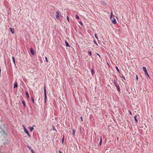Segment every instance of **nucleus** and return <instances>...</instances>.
<instances>
[{
    "instance_id": "obj_1",
    "label": "nucleus",
    "mask_w": 153,
    "mask_h": 153,
    "mask_svg": "<svg viewBox=\"0 0 153 153\" xmlns=\"http://www.w3.org/2000/svg\"><path fill=\"white\" fill-rule=\"evenodd\" d=\"M113 82L114 83V84L115 85L117 88V91H120V88L117 82L115 79H114L113 80Z\"/></svg>"
},
{
    "instance_id": "obj_2",
    "label": "nucleus",
    "mask_w": 153,
    "mask_h": 153,
    "mask_svg": "<svg viewBox=\"0 0 153 153\" xmlns=\"http://www.w3.org/2000/svg\"><path fill=\"white\" fill-rule=\"evenodd\" d=\"M44 97H45V102H46L47 100V94H46V90L45 85L44 87Z\"/></svg>"
},
{
    "instance_id": "obj_3",
    "label": "nucleus",
    "mask_w": 153,
    "mask_h": 153,
    "mask_svg": "<svg viewBox=\"0 0 153 153\" xmlns=\"http://www.w3.org/2000/svg\"><path fill=\"white\" fill-rule=\"evenodd\" d=\"M143 69L145 73L146 76H150L147 73L146 68L145 67H143Z\"/></svg>"
},
{
    "instance_id": "obj_4",
    "label": "nucleus",
    "mask_w": 153,
    "mask_h": 153,
    "mask_svg": "<svg viewBox=\"0 0 153 153\" xmlns=\"http://www.w3.org/2000/svg\"><path fill=\"white\" fill-rule=\"evenodd\" d=\"M24 131L27 134L28 136L29 137H30V134H29L28 131L27 130V129L25 128H24Z\"/></svg>"
},
{
    "instance_id": "obj_5",
    "label": "nucleus",
    "mask_w": 153,
    "mask_h": 153,
    "mask_svg": "<svg viewBox=\"0 0 153 153\" xmlns=\"http://www.w3.org/2000/svg\"><path fill=\"white\" fill-rule=\"evenodd\" d=\"M59 13L60 12L59 11H57L56 12V17L57 19L59 17Z\"/></svg>"
},
{
    "instance_id": "obj_6",
    "label": "nucleus",
    "mask_w": 153,
    "mask_h": 153,
    "mask_svg": "<svg viewBox=\"0 0 153 153\" xmlns=\"http://www.w3.org/2000/svg\"><path fill=\"white\" fill-rule=\"evenodd\" d=\"M30 51L32 54L33 55H34V51L32 48L31 47L30 48Z\"/></svg>"
},
{
    "instance_id": "obj_7",
    "label": "nucleus",
    "mask_w": 153,
    "mask_h": 153,
    "mask_svg": "<svg viewBox=\"0 0 153 153\" xmlns=\"http://www.w3.org/2000/svg\"><path fill=\"white\" fill-rule=\"evenodd\" d=\"M112 20V23L114 24H115L116 23V20L115 19L113 18L111 19Z\"/></svg>"
},
{
    "instance_id": "obj_8",
    "label": "nucleus",
    "mask_w": 153,
    "mask_h": 153,
    "mask_svg": "<svg viewBox=\"0 0 153 153\" xmlns=\"http://www.w3.org/2000/svg\"><path fill=\"white\" fill-rule=\"evenodd\" d=\"M18 87V85L17 82L16 80L15 81L14 85V88H17Z\"/></svg>"
},
{
    "instance_id": "obj_9",
    "label": "nucleus",
    "mask_w": 153,
    "mask_h": 153,
    "mask_svg": "<svg viewBox=\"0 0 153 153\" xmlns=\"http://www.w3.org/2000/svg\"><path fill=\"white\" fill-rule=\"evenodd\" d=\"M10 31L11 32L12 34H14V29L10 27Z\"/></svg>"
},
{
    "instance_id": "obj_10",
    "label": "nucleus",
    "mask_w": 153,
    "mask_h": 153,
    "mask_svg": "<svg viewBox=\"0 0 153 153\" xmlns=\"http://www.w3.org/2000/svg\"><path fill=\"white\" fill-rule=\"evenodd\" d=\"M65 43L66 45V46L67 47H70V46L69 45V44L66 41H65Z\"/></svg>"
},
{
    "instance_id": "obj_11",
    "label": "nucleus",
    "mask_w": 153,
    "mask_h": 153,
    "mask_svg": "<svg viewBox=\"0 0 153 153\" xmlns=\"http://www.w3.org/2000/svg\"><path fill=\"white\" fill-rule=\"evenodd\" d=\"M134 120H135L136 123H138V120H137V116L136 115H135L134 116Z\"/></svg>"
},
{
    "instance_id": "obj_12",
    "label": "nucleus",
    "mask_w": 153,
    "mask_h": 153,
    "mask_svg": "<svg viewBox=\"0 0 153 153\" xmlns=\"http://www.w3.org/2000/svg\"><path fill=\"white\" fill-rule=\"evenodd\" d=\"M25 94L27 96V97L28 98H29V93H28V92L27 91H26L25 92Z\"/></svg>"
},
{
    "instance_id": "obj_13",
    "label": "nucleus",
    "mask_w": 153,
    "mask_h": 153,
    "mask_svg": "<svg viewBox=\"0 0 153 153\" xmlns=\"http://www.w3.org/2000/svg\"><path fill=\"white\" fill-rule=\"evenodd\" d=\"M22 104H23L24 107H25L26 104H25V101L24 100H22Z\"/></svg>"
},
{
    "instance_id": "obj_14",
    "label": "nucleus",
    "mask_w": 153,
    "mask_h": 153,
    "mask_svg": "<svg viewBox=\"0 0 153 153\" xmlns=\"http://www.w3.org/2000/svg\"><path fill=\"white\" fill-rule=\"evenodd\" d=\"M101 3L102 4L103 6H105L106 4L105 2L104 1H101Z\"/></svg>"
},
{
    "instance_id": "obj_15",
    "label": "nucleus",
    "mask_w": 153,
    "mask_h": 153,
    "mask_svg": "<svg viewBox=\"0 0 153 153\" xmlns=\"http://www.w3.org/2000/svg\"><path fill=\"white\" fill-rule=\"evenodd\" d=\"M33 126L32 127L30 128V129L31 131H33V130L34 128L33 127V126Z\"/></svg>"
},
{
    "instance_id": "obj_16",
    "label": "nucleus",
    "mask_w": 153,
    "mask_h": 153,
    "mask_svg": "<svg viewBox=\"0 0 153 153\" xmlns=\"http://www.w3.org/2000/svg\"><path fill=\"white\" fill-rule=\"evenodd\" d=\"M12 59H13V63H14V64H15V65H16L15 62V60L13 56L12 57Z\"/></svg>"
},
{
    "instance_id": "obj_17",
    "label": "nucleus",
    "mask_w": 153,
    "mask_h": 153,
    "mask_svg": "<svg viewBox=\"0 0 153 153\" xmlns=\"http://www.w3.org/2000/svg\"><path fill=\"white\" fill-rule=\"evenodd\" d=\"M75 134V131L73 129H72V134L74 136Z\"/></svg>"
},
{
    "instance_id": "obj_18",
    "label": "nucleus",
    "mask_w": 153,
    "mask_h": 153,
    "mask_svg": "<svg viewBox=\"0 0 153 153\" xmlns=\"http://www.w3.org/2000/svg\"><path fill=\"white\" fill-rule=\"evenodd\" d=\"M75 16H76V18L77 19L79 20V16H78V15H76Z\"/></svg>"
},
{
    "instance_id": "obj_19",
    "label": "nucleus",
    "mask_w": 153,
    "mask_h": 153,
    "mask_svg": "<svg viewBox=\"0 0 153 153\" xmlns=\"http://www.w3.org/2000/svg\"><path fill=\"white\" fill-rule=\"evenodd\" d=\"M102 143V136L100 137V146Z\"/></svg>"
},
{
    "instance_id": "obj_20",
    "label": "nucleus",
    "mask_w": 153,
    "mask_h": 153,
    "mask_svg": "<svg viewBox=\"0 0 153 153\" xmlns=\"http://www.w3.org/2000/svg\"><path fill=\"white\" fill-rule=\"evenodd\" d=\"M88 54L90 55V56H91L92 55V53L90 51H88Z\"/></svg>"
},
{
    "instance_id": "obj_21",
    "label": "nucleus",
    "mask_w": 153,
    "mask_h": 153,
    "mask_svg": "<svg viewBox=\"0 0 153 153\" xmlns=\"http://www.w3.org/2000/svg\"><path fill=\"white\" fill-rule=\"evenodd\" d=\"M64 136L63 135V138H62V143H63V142H64Z\"/></svg>"
},
{
    "instance_id": "obj_22",
    "label": "nucleus",
    "mask_w": 153,
    "mask_h": 153,
    "mask_svg": "<svg viewBox=\"0 0 153 153\" xmlns=\"http://www.w3.org/2000/svg\"><path fill=\"white\" fill-rule=\"evenodd\" d=\"M115 68H116V69L119 72H120V71H119V70L118 69V67L117 66H116L115 67Z\"/></svg>"
},
{
    "instance_id": "obj_23",
    "label": "nucleus",
    "mask_w": 153,
    "mask_h": 153,
    "mask_svg": "<svg viewBox=\"0 0 153 153\" xmlns=\"http://www.w3.org/2000/svg\"><path fill=\"white\" fill-rule=\"evenodd\" d=\"M31 99L32 100V102L33 103H34V99L32 97H31Z\"/></svg>"
},
{
    "instance_id": "obj_24",
    "label": "nucleus",
    "mask_w": 153,
    "mask_h": 153,
    "mask_svg": "<svg viewBox=\"0 0 153 153\" xmlns=\"http://www.w3.org/2000/svg\"><path fill=\"white\" fill-rule=\"evenodd\" d=\"M113 14H112V11L111 13V16H110V19H112Z\"/></svg>"
},
{
    "instance_id": "obj_25",
    "label": "nucleus",
    "mask_w": 153,
    "mask_h": 153,
    "mask_svg": "<svg viewBox=\"0 0 153 153\" xmlns=\"http://www.w3.org/2000/svg\"><path fill=\"white\" fill-rule=\"evenodd\" d=\"M27 147L29 149V150H30L31 151V150H33L32 149H31V147H30L28 146H27Z\"/></svg>"
},
{
    "instance_id": "obj_26",
    "label": "nucleus",
    "mask_w": 153,
    "mask_h": 153,
    "mask_svg": "<svg viewBox=\"0 0 153 153\" xmlns=\"http://www.w3.org/2000/svg\"><path fill=\"white\" fill-rule=\"evenodd\" d=\"M94 36H95V37L97 39H98V37L97 36V34H95Z\"/></svg>"
},
{
    "instance_id": "obj_27",
    "label": "nucleus",
    "mask_w": 153,
    "mask_h": 153,
    "mask_svg": "<svg viewBox=\"0 0 153 153\" xmlns=\"http://www.w3.org/2000/svg\"><path fill=\"white\" fill-rule=\"evenodd\" d=\"M91 73L92 74H93L94 72V70L92 69L91 70Z\"/></svg>"
},
{
    "instance_id": "obj_28",
    "label": "nucleus",
    "mask_w": 153,
    "mask_h": 153,
    "mask_svg": "<svg viewBox=\"0 0 153 153\" xmlns=\"http://www.w3.org/2000/svg\"><path fill=\"white\" fill-rule=\"evenodd\" d=\"M53 130L55 131H56V130L53 126Z\"/></svg>"
},
{
    "instance_id": "obj_29",
    "label": "nucleus",
    "mask_w": 153,
    "mask_h": 153,
    "mask_svg": "<svg viewBox=\"0 0 153 153\" xmlns=\"http://www.w3.org/2000/svg\"><path fill=\"white\" fill-rule=\"evenodd\" d=\"M79 23L80 24V25L81 26H82L83 25V24H82V22L81 21H79Z\"/></svg>"
},
{
    "instance_id": "obj_30",
    "label": "nucleus",
    "mask_w": 153,
    "mask_h": 153,
    "mask_svg": "<svg viewBox=\"0 0 153 153\" xmlns=\"http://www.w3.org/2000/svg\"><path fill=\"white\" fill-rule=\"evenodd\" d=\"M67 19L68 21L69 22V19L68 16H67Z\"/></svg>"
},
{
    "instance_id": "obj_31",
    "label": "nucleus",
    "mask_w": 153,
    "mask_h": 153,
    "mask_svg": "<svg viewBox=\"0 0 153 153\" xmlns=\"http://www.w3.org/2000/svg\"><path fill=\"white\" fill-rule=\"evenodd\" d=\"M80 119H81V121L82 122H83V120H82V116L80 117Z\"/></svg>"
},
{
    "instance_id": "obj_32",
    "label": "nucleus",
    "mask_w": 153,
    "mask_h": 153,
    "mask_svg": "<svg viewBox=\"0 0 153 153\" xmlns=\"http://www.w3.org/2000/svg\"><path fill=\"white\" fill-rule=\"evenodd\" d=\"M45 58L46 61L47 62H48V59H47V57H45Z\"/></svg>"
},
{
    "instance_id": "obj_33",
    "label": "nucleus",
    "mask_w": 153,
    "mask_h": 153,
    "mask_svg": "<svg viewBox=\"0 0 153 153\" xmlns=\"http://www.w3.org/2000/svg\"><path fill=\"white\" fill-rule=\"evenodd\" d=\"M2 133H3L4 134H5V131H4V130H2Z\"/></svg>"
},
{
    "instance_id": "obj_34",
    "label": "nucleus",
    "mask_w": 153,
    "mask_h": 153,
    "mask_svg": "<svg viewBox=\"0 0 153 153\" xmlns=\"http://www.w3.org/2000/svg\"><path fill=\"white\" fill-rule=\"evenodd\" d=\"M129 112L130 114L131 115V116L132 114V113H131V112L130 111H129Z\"/></svg>"
},
{
    "instance_id": "obj_35",
    "label": "nucleus",
    "mask_w": 153,
    "mask_h": 153,
    "mask_svg": "<svg viewBox=\"0 0 153 153\" xmlns=\"http://www.w3.org/2000/svg\"><path fill=\"white\" fill-rule=\"evenodd\" d=\"M31 152L32 153H35L33 150H31Z\"/></svg>"
},
{
    "instance_id": "obj_36",
    "label": "nucleus",
    "mask_w": 153,
    "mask_h": 153,
    "mask_svg": "<svg viewBox=\"0 0 153 153\" xmlns=\"http://www.w3.org/2000/svg\"><path fill=\"white\" fill-rule=\"evenodd\" d=\"M94 42L96 44V45H97V43L94 40Z\"/></svg>"
},
{
    "instance_id": "obj_37",
    "label": "nucleus",
    "mask_w": 153,
    "mask_h": 153,
    "mask_svg": "<svg viewBox=\"0 0 153 153\" xmlns=\"http://www.w3.org/2000/svg\"><path fill=\"white\" fill-rule=\"evenodd\" d=\"M2 123V121L0 119V123Z\"/></svg>"
},
{
    "instance_id": "obj_38",
    "label": "nucleus",
    "mask_w": 153,
    "mask_h": 153,
    "mask_svg": "<svg viewBox=\"0 0 153 153\" xmlns=\"http://www.w3.org/2000/svg\"><path fill=\"white\" fill-rule=\"evenodd\" d=\"M138 77H136V79L137 80H138Z\"/></svg>"
},
{
    "instance_id": "obj_39",
    "label": "nucleus",
    "mask_w": 153,
    "mask_h": 153,
    "mask_svg": "<svg viewBox=\"0 0 153 153\" xmlns=\"http://www.w3.org/2000/svg\"><path fill=\"white\" fill-rule=\"evenodd\" d=\"M122 78L123 79H124L125 80V77H122Z\"/></svg>"
},
{
    "instance_id": "obj_40",
    "label": "nucleus",
    "mask_w": 153,
    "mask_h": 153,
    "mask_svg": "<svg viewBox=\"0 0 153 153\" xmlns=\"http://www.w3.org/2000/svg\"><path fill=\"white\" fill-rule=\"evenodd\" d=\"M97 55L100 57V55L98 54V53H97Z\"/></svg>"
},
{
    "instance_id": "obj_41",
    "label": "nucleus",
    "mask_w": 153,
    "mask_h": 153,
    "mask_svg": "<svg viewBox=\"0 0 153 153\" xmlns=\"http://www.w3.org/2000/svg\"><path fill=\"white\" fill-rule=\"evenodd\" d=\"M59 153H61V151H60V150H59Z\"/></svg>"
},
{
    "instance_id": "obj_42",
    "label": "nucleus",
    "mask_w": 153,
    "mask_h": 153,
    "mask_svg": "<svg viewBox=\"0 0 153 153\" xmlns=\"http://www.w3.org/2000/svg\"><path fill=\"white\" fill-rule=\"evenodd\" d=\"M136 77L138 76H137V75H136Z\"/></svg>"
}]
</instances>
